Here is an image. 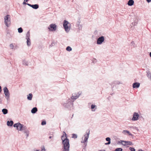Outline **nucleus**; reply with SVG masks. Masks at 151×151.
Wrapping results in <instances>:
<instances>
[{
  "mask_svg": "<svg viewBox=\"0 0 151 151\" xmlns=\"http://www.w3.org/2000/svg\"><path fill=\"white\" fill-rule=\"evenodd\" d=\"M27 5L28 6H30V7H31V5H32V4H28L27 3Z\"/></svg>",
  "mask_w": 151,
  "mask_h": 151,
  "instance_id": "obj_39",
  "label": "nucleus"
},
{
  "mask_svg": "<svg viewBox=\"0 0 151 151\" xmlns=\"http://www.w3.org/2000/svg\"><path fill=\"white\" fill-rule=\"evenodd\" d=\"M96 106L94 104H92L91 105V108L92 109H94Z\"/></svg>",
  "mask_w": 151,
  "mask_h": 151,
  "instance_id": "obj_35",
  "label": "nucleus"
},
{
  "mask_svg": "<svg viewBox=\"0 0 151 151\" xmlns=\"http://www.w3.org/2000/svg\"><path fill=\"white\" fill-rule=\"evenodd\" d=\"M93 60H94V62H96L97 60H96L95 58H94Z\"/></svg>",
  "mask_w": 151,
  "mask_h": 151,
  "instance_id": "obj_43",
  "label": "nucleus"
},
{
  "mask_svg": "<svg viewBox=\"0 0 151 151\" xmlns=\"http://www.w3.org/2000/svg\"><path fill=\"white\" fill-rule=\"evenodd\" d=\"M23 132L24 133H26L27 132H29L27 129V128L25 126H24L23 128Z\"/></svg>",
  "mask_w": 151,
  "mask_h": 151,
  "instance_id": "obj_24",
  "label": "nucleus"
},
{
  "mask_svg": "<svg viewBox=\"0 0 151 151\" xmlns=\"http://www.w3.org/2000/svg\"><path fill=\"white\" fill-rule=\"evenodd\" d=\"M64 134L61 136V139L62 141V143L63 145V151H69L70 144L69 143V140L66 137H64Z\"/></svg>",
  "mask_w": 151,
  "mask_h": 151,
  "instance_id": "obj_1",
  "label": "nucleus"
},
{
  "mask_svg": "<svg viewBox=\"0 0 151 151\" xmlns=\"http://www.w3.org/2000/svg\"><path fill=\"white\" fill-rule=\"evenodd\" d=\"M129 149L131 151H135V149L133 147H130L129 148Z\"/></svg>",
  "mask_w": 151,
  "mask_h": 151,
  "instance_id": "obj_32",
  "label": "nucleus"
},
{
  "mask_svg": "<svg viewBox=\"0 0 151 151\" xmlns=\"http://www.w3.org/2000/svg\"><path fill=\"white\" fill-rule=\"evenodd\" d=\"M106 141L108 142V143H111V139L109 137H106Z\"/></svg>",
  "mask_w": 151,
  "mask_h": 151,
  "instance_id": "obj_29",
  "label": "nucleus"
},
{
  "mask_svg": "<svg viewBox=\"0 0 151 151\" xmlns=\"http://www.w3.org/2000/svg\"><path fill=\"white\" fill-rule=\"evenodd\" d=\"M46 122L45 121H42V122L41 124L42 125H45L46 124Z\"/></svg>",
  "mask_w": 151,
  "mask_h": 151,
  "instance_id": "obj_36",
  "label": "nucleus"
},
{
  "mask_svg": "<svg viewBox=\"0 0 151 151\" xmlns=\"http://www.w3.org/2000/svg\"><path fill=\"white\" fill-rule=\"evenodd\" d=\"M31 7L34 9H37L39 7V5L37 4H35L34 5H32Z\"/></svg>",
  "mask_w": 151,
  "mask_h": 151,
  "instance_id": "obj_15",
  "label": "nucleus"
},
{
  "mask_svg": "<svg viewBox=\"0 0 151 151\" xmlns=\"http://www.w3.org/2000/svg\"><path fill=\"white\" fill-rule=\"evenodd\" d=\"M72 138L75 139L77 137V135L76 134H72Z\"/></svg>",
  "mask_w": 151,
  "mask_h": 151,
  "instance_id": "obj_28",
  "label": "nucleus"
},
{
  "mask_svg": "<svg viewBox=\"0 0 151 151\" xmlns=\"http://www.w3.org/2000/svg\"><path fill=\"white\" fill-rule=\"evenodd\" d=\"M13 124V122L12 121H8L7 122V125L8 126H11Z\"/></svg>",
  "mask_w": 151,
  "mask_h": 151,
  "instance_id": "obj_18",
  "label": "nucleus"
},
{
  "mask_svg": "<svg viewBox=\"0 0 151 151\" xmlns=\"http://www.w3.org/2000/svg\"><path fill=\"white\" fill-rule=\"evenodd\" d=\"M74 101L72 100L70 98H68L67 100V103L63 104V106L65 108H68L70 109V107L71 106H73V102Z\"/></svg>",
  "mask_w": 151,
  "mask_h": 151,
  "instance_id": "obj_2",
  "label": "nucleus"
},
{
  "mask_svg": "<svg viewBox=\"0 0 151 151\" xmlns=\"http://www.w3.org/2000/svg\"><path fill=\"white\" fill-rule=\"evenodd\" d=\"M139 115L138 113L134 112L133 114V117L132 118V121H137L138 120Z\"/></svg>",
  "mask_w": 151,
  "mask_h": 151,
  "instance_id": "obj_12",
  "label": "nucleus"
},
{
  "mask_svg": "<svg viewBox=\"0 0 151 151\" xmlns=\"http://www.w3.org/2000/svg\"><path fill=\"white\" fill-rule=\"evenodd\" d=\"M23 64L24 65H28V63L27 61L24 60L22 62Z\"/></svg>",
  "mask_w": 151,
  "mask_h": 151,
  "instance_id": "obj_25",
  "label": "nucleus"
},
{
  "mask_svg": "<svg viewBox=\"0 0 151 151\" xmlns=\"http://www.w3.org/2000/svg\"><path fill=\"white\" fill-rule=\"evenodd\" d=\"M81 95V93H73L72 94V96L71 97L70 99L74 101L75 100H76L77 99H78L79 96Z\"/></svg>",
  "mask_w": 151,
  "mask_h": 151,
  "instance_id": "obj_9",
  "label": "nucleus"
},
{
  "mask_svg": "<svg viewBox=\"0 0 151 151\" xmlns=\"http://www.w3.org/2000/svg\"><path fill=\"white\" fill-rule=\"evenodd\" d=\"M122 133L124 134H126V133H127L129 136H133V135L129 131L127 130H124L122 131Z\"/></svg>",
  "mask_w": 151,
  "mask_h": 151,
  "instance_id": "obj_14",
  "label": "nucleus"
},
{
  "mask_svg": "<svg viewBox=\"0 0 151 151\" xmlns=\"http://www.w3.org/2000/svg\"><path fill=\"white\" fill-rule=\"evenodd\" d=\"M150 57H151V52L150 53Z\"/></svg>",
  "mask_w": 151,
  "mask_h": 151,
  "instance_id": "obj_49",
  "label": "nucleus"
},
{
  "mask_svg": "<svg viewBox=\"0 0 151 151\" xmlns=\"http://www.w3.org/2000/svg\"><path fill=\"white\" fill-rule=\"evenodd\" d=\"M138 151H144L142 150V149H139L138 150Z\"/></svg>",
  "mask_w": 151,
  "mask_h": 151,
  "instance_id": "obj_44",
  "label": "nucleus"
},
{
  "mask_svg": "<svg viewBox=\"0 0 151 151\" xmlns=\"http://www.w3.org/2000/svg\"><path fill=\"white\" fill-rule=\"evenodd\" d=\"M4 93L5 94V97L8 101L10 99V93L9 91L6 87H5L3 89Z\"/></svg>",
  "mask_w": 151,
  "mask_h": 151,
  "instance_id": "obj_4",
  "label": "nucleus"
},
{
  "mask_svg": "<svg viewBox=\"0 0 151 151\" xmlns=\"http://www.w3.org/2000/svg\"><path fill=\"white\" fill-rule=\"evenodd\" d=\"M89 134L90 130H88L86 131V134L84 135V136L85 137L84 140L83 142L82 141V143H85V142H87L88 139L89 138Z\"/></svg>",
  "mask_w": 151,
  "mask_h": 151,
  "instance_id": "obj_8",
  "label": "nucleus"
},
{
  "mask_svg": "<svg viewBox=\"0 0 151 151\" xmlns=\"http://www.w3.org/2000/svg\"><path fill=\"white\" fill-rule=\"evenodd\" d=\"M29 0H24V2H27Z\"/></svg>",
  "mask_w": 151,
  "mask_h": 151,
  "instance_id": "obj_46",
  "label": "nucleus"
},
{
  "mask_svg": "<svg viewBox=\"0 0 151 151\" xmlns=\"http://www.w3.org/2000/svg\"><path fill=\"white\" fill-rule=\"evenodd\" d=\"M147 76L149 79L151 80V73L150 71H148L147 72Z\"/></svg>",
  "mask_w": 151,
  "mask_h": 151,
  "instance_id": "obj_20",
  "label": "nucleus"
},
{
  "mask_svg": "<svg viewBox=\"0 0 151 151\" xmlns=\"http://www.w3.org/2000/svg\"><path fill=\"white\" fill-rule=\"evenodd\" d=\"M110 144V143H108V142L107 143H106L105 144V145H109V144Z\"/></svg>",
  "mask_w": 151,
  "mask_h": 151,
  "instance_id": "obj_45",
  "label": "nucleus"
},
{
  "mask_svg": "<svg viewBox=\"0 0 151 151\" xmlns=\"http://www.w3.org/2000/svg\"><path fill=\"white\" fill-rule=\"evenodd\" d=\"M14 47V46L13 44H11L10 45V47L12 49H13Z\"/></svg>",
  "mask_w": 151,
  "mask_h": 151,
  "instance_id": "obj_31",
  "label": "nucleus"
},
{
  "mask_svg": "<svg viewBox=\"0 0 151 151\" xmlns=\"http://www.w3.org/2000/svg\"><path fill=\"white\" fill-rule=\"evenodd\" d=\"M64 133L65 134V136L66 137V134L65 133V132H64Z\"/></svg>",
  "mask_w": 151,
  "mask_h": 151,
  "instance_id": "obj_50",
  "label": "nucleus"
},
{
  "mask_svg": "<svg viewBox=\"0 0 151 151\" xmlns=\"http://www.w3.org/2000/svg\"><path fill=\"white\" fill-rule=\"evenodd\" d=\"M56 43V42H52L51 43V45H50V47H51L52 46H53L55 45V44Z\"/></svg>",
  "mask_w": 151,
  "mask_h": 151,
  "instance_id": "obj_33",
  "label": "nucleus"
},
{
  "mask_svg": "<svg viewBox=\"0 0 151 151\" xmlns=\"http://www.w3.org/2000/svg\"><path fill=\"white\" fill-rule=\"evenodd\" d=\"M123 150L122 148H116L115 150V151H122Z\"/></svg>",
  "mask_w": 151,
  "mask_h": 151,
  "instance_id": "obj_30",
  "label": "nucleus"
},
{
  "mask_svg": "<svg viewBox=\"0 0 151 151\" xmlns=\"http://www.w3.org/2000/svg\"><path fill=\"white\" fill-rule=\"evenodd\" d=\"M32 93H29L27 96V99L28 100H32Z\"/></svg>",
  "mask_w": 151,
  "mask_h": 151,
  "instance_id": "obj_19",
  "label": "nucleus"
},
{
  "mask_svg": "<svg viewBox=\"0 0 151 151\" xmlns=\"http://www.w3.org/2000/svg\"><path fill=\"white\" fill-rule=\"evenodd\" d=\"M4 23L7 27H9L11 25V21L10 16L7 14L4 17Z\"/></svg>",
  "mask_w": 151,
  "mask_h": 151,
  "instance_id": "obj_3",
  "label": "nucleus"
},
{
  "mask_svg": "<svg viewBox=\"0 0 151 151\" xmlns=\"http://www.w3.org/2000/svg\"><path fill=\"white\" fill-rule=\"evenodd\" d=\"M23 4H27V3H26V2H24L23 3Z\"/></svg>",
  "mask_w": 151,
  "mask_h": 151,
  "instance_id": "obj_47",
  "label": "nucleus"
},
{
  "mask_svg": "<svg viewBox=\"0 0 151 151\" xmlns=\"http://www.w3.org/2000/svg\"><path fill=\"white\" fill-rule=\"evenodd\" d=\"M49 30L51 31H55L57 29V26L55 24H51L48 28Z\"/></svg>",
  "mask_w": 151,
  "mask_h": 151,
  "instance_id": "obj_7",
  "label": "nucleus"
},
{
  "mask_svg": "<svg viewBox=\"0 0 151 151\" xmlns=\"http://www.w3.org/2000/svg\"><path fill=\"white\" fill-rule=\"evenodd\" d=\"M2 91L1 86H0V93Z\"/></svg>",
  "mask_w": 151,
  "mask_h": 151,
  "instance_id": "obj_42",
  "label": "nucleus"
},
{
  "mask_svg": "<svg viewBox=\"0 0 151 151\" xmlns=\"http://www.w3.org/2000/svg\"><path fill=\"white\" fill-rule=\"evenodd\" d=\"M26 134L27 136V137L28 136H29V132H27Z\"/></svg>",
  "mask_w": 151,
  "mask_h": 151,
  "instance_id": "obj_37",
  "label": "nucleus"
},
{
  "mask_svg": "<svg viewBox=\"0 0 151 151\" xmlns=\"http://www.w3.org/2000/svg\"><path fill=\"white\" fill-rule=\"evenodd\" d=\"M104 38L103 36H101L98 38L97 40V44L98 45H101L104 41Z\"/></svg>",
  "mask_w": 151,
  "mask_h": 151,
  "instance_id": "obj_10",
  "label": "nucleus"
},
{
  "mask_svg": "<svg viewBox=\"0 0 151 151\" xmlns=\"http://www.w3.org/2000/svg\"><path fill=\"white\" fill-rule=\"evenodd\" d=\"M131 45L132 46H133V47H135V44L133 41H132V42H131Z\"/></svg>",
  "mask_w": 151,
  "mask_h": 151,
  "instance_id": "obj_34",
  "label": "nucleus"
},
{
  "mask_svg": "<svg viewBox=\"0 0 151 151\" xmlns=\"http://www.w3.org/2000/svg\"><path fill=\"white\" fill-rule=\"evenodd\" d=\"M147 2L149 3L151 2V0H146Z\"/></svg>",
  "mask_w": 151,
  "mask_h": 151,
  "instance_id": "obj_41",
  "label": "nucleus"
},
{
  "mask_svg": "<svg viewBox=\"0 0 151 151\" xmlns=\"http://www.w3.org/2000/svg\"><path fill=\"white\" fill-rule=\"evenodd\" d=\"M132 24L133 25H134V23H132ZM135 25V23H134V25Z\"/></svg>",
  "mask_w": 151,
  "mask_h": 151,
  "instance_id": "obj_48",
  "label": "nucleus"
},
{
  "mask_svg": "<svg viewBox=\"0 0 151 151\" xmlns=\"http://www.w3.org/2000/svg\"><path fill=\"white\" fill-rule=\"evenodd\" d=\"M37 111V108L35 107L33 108L31 110V112L32 114L35 113Z\"/></svg>",
  "mask_w": 151,
  "mask_h": 151,
  "instance_id": "obj_17",
  "label": "nucleus"
},
{
  "mask_svg": "<svg viewBox=\"0 0 151 151\" xmlns=\"http://www.w3.org/2000/svg\"><path fill=\"white\" fill-rule=\"evenodd\" d=\"M2 111L4 114H6L8 113V110L6 109H2Z\"/></svg>",
  "mask_w": 151,
  "mask_h": 151,
  "instance_id": "obj_21",
  "label": "nucleus"
},
{
  "mask_svg": "<svg viewBox=\"0 0 151 151\" xmlns=\"http://www.w3.org/2000/svg\"><path fill=\"white\" fill-rule=\"evenodd\" d=\"M43 148H42V151H46L44 148V146H43Z\"/></svg>",
  "mask_w": 151,
  "mask_h": 151,
  "instance_id": "obj_38",
  "label": "nucleus"
},
{
  "mask_svg": "<svg viewBox=\"0 0 151 151\" xmlns=\"http://www.w3.org/2000/svg\"><path fill=\"white\" fill-rule=\"evenodd\" d=\"M30 32L29 31H28L27 34L26 35V39H28V38H30Z\"/></svg>",
  "mask_w": 151,
  "mask_h": 151,
  "instance_id": "obj_23",
  "label": "nucleus"
},
{
  "mask_svg": "<svg viewBox=\"0 0 151 151\" xmlns=\"http://www.w3.org/2000/svg\"><path fill=\"white\" fill-rule=\"evenodd\" d=\"M53 136H50L49 137V138L50 139H51L52 138H53Z\"/></svg>",
  "mask_w": 151,
  "mask_h": 151,
  "instance_id": "obj_40",
  "label": "nucleus"
},
{
  "mask_svg": "<svg viewBox=\"0 0 151 151\" xmlns=\"http://www.w3.org/2000/svg\"><path fill=\"white\" fill-rule=\"evenodd\" d=\"M70 25L69 22L66 20H64L63 23V26L65 29V31L67 32L69 31L70 28L69 25Z\"/></svg>",
  "mask_w": 151,
  "mask_h": 151,
  "instance_id": "obj_5",
  "label": "nucleus"
},
{
  "mask_svg": "<svg viewBox=\"0 0 151 151\" xmlns=\"http://www.w3.org/2000/svg\"><path fill=\"white\" fill-rule=\"evenodd\" d=\"M139 86L140 83L137 82L133 83L132 85V87L133 88H138Z\"/></svg>",
  "mask_w": 151,
  "mask_h": 151,
  "instance_id": "obj_13",
  "label": "nucleus"
},
{
  "mask_svg": "<svg viewBox=\"0 0 151 151\" xmlns=\"http://www.w3.org/2000/svg\"><path fill=\"white\" fill-rule=\"evenodd\" d=\"M18 32L19 33H21L23 32V30L22 27L19 28L18 29Z\"/></svg>",
  "mask_w": 151,
  "mask_h": 151,
  "instance_id": "obj_26",
  "label": "nucleus"
},
{
  "mask_svg": "<svg viewBox=\"0 0 151 151\" xmlns=\"http://www.w3.org/2000/svg\"><path fill=\"white\" fill-rule=\"evenodd\" d=\"M27 45L28 46H29L31 45V42H30V38H28V39H27Z\"/></svg>",
  "mask_w": 151,
  "mask_h": 151,
  "instance_id": "obj_22",
  "label": "nucleus"
},
{
  "mask_svg": "<svg viewBox=\"0 0 151 151\" xmlns=\"http://www.w3.org/2000/svg\"><path fill=\"white\" fill-rule=\"evenodd\" d=\"M118 84H121V83H120V82H119V83H117Z\"/></svg>",
  "mask_w": 151,
  "mask_h": 151,
  "instance_id": "obj_51",
  "label": "nucleus"
},
{
  "mask_svg": "<svg viewBox=\"0 0 151 151\" xmlns=\"http://www.w3.org/2000/svg\"><path fill=\"white\" fill-rule=\"evenodd\" d=\"M66 50L67 51H68L69 52L72 50L70 46H68L66 48Z\"/></svg>",
  "mask_w": 151,
  "mask_h": 151,
  "instance_id": "obj_27",
  "label": "nucleus"
},
{
  "mask_svg": "<svg viewBox=\"0 0 151 151\" xmlns=\"http://www.w3.org/2000/svg\"><path fill=\"white\" fill-rule=\"evenodd\" d=\"M14 127H16L17 130H19L20 131H22L23 128L24 126H23V124H21L20 123H18L14 124Z\"/></svg>",
  "mask_w": 151,
  "mask_h": 151,
  "instance_id": "obj_6",
  "label": "nucleus"
},
{
  "mask_svg": "<svg viewBox=\"0 0 151 151\" xmlns=\"http://www.w3.org/2000/svg\"><path fill=\"white\" fill-rule=\"evenodd\" d=\"M119 143H121L124 146H125L127 145H132V142L130 141L121 140L119 141Z\"/></svg>",
  "mask_w": 151,
  "mask_h": 151,
  "instance_id": "obj_11",
  "label": "nucleus"
},
{
  "mask_svg": "<svg viewBox=\"0 0 151 151\" xmlns=\"http://www.w3.org/2000/svg\"><path fill=\"white\" fill-rule=\"evenodd\" d=\"M134 3L133 0H129L128 2V5L129 6H132Z\"/></svg>",
  "mask_w": 151,
  "mask_h": 151,
  "instance_id": "obj_16",
  "label": "nucleus"
}]
</instances>
